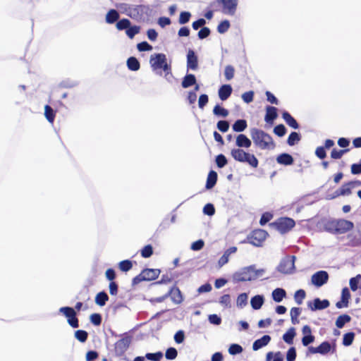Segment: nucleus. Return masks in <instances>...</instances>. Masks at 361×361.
Listing matches in <instances>:
<instances>
[{
    "instance_id": "obj_26",
    "label": "nucleus",
    "mask_w": 361,
    "mask_h": 361,
    "mask_svg": "<svg viewBox=\"0 0 361 361\" xmlns=\"http://www.w3.org/2000/svg\"><path fill=\"white\" fill-rule=\"evenodd\" d=\"M197 80L194 74L187 73L183 78L181 86L183 88H188L196 84Z\"/></svg>"
},
{
    "instance_id": "obj_59",
    "label": "nucleus",
    "mask_w": 361,
    "mask_h": 361,
    "mask_svg": "<svg viewBox=\"0 0 361 361\" xmlns=\"http://www.w3.org/2000/svg\"><path fill=\"white\" fill-rule=\"evenodd\" d=\"M191 17V13L188 11H182L180 13L178 23L180 24H185L189 22L190 18Z\"/></svg>"
},
{
    "instance_id": "obj_48",
    "label": "nucleus",
    "mask_w": 361,
    "mask_h": 361,
    "mask_svg": "<svg viewBox=\"0 0 361 361\" xmlns=\"http://www.w3.org/2000/svg\"><path fill=\"white\" fill-rule=\"evenodd\" d=\"M145 357L152 361H160V360L163 357V353L161 351L157 353H146Z\"/></svg>"
},
{
    "instance_id": "obj_10",
    "label": "nucleus",
    "mask_w": 361,
    "mask_h": 361,
    "mask_svg": "<svg viewBox=\"0 0 361 361\" xmlns=\"http://www.w3.org/2000/svg\"><path fill=\"white\" fill-rule=\"evenodd\" d=\"M276 229L281 233H285L289 231L295 226V221L293 219L288 217H282L279 219L273 224Z\"/></svg>"
},
{
    "instance_id": "obj_17",
    "label": "nucleus",
    "mask_w": 361,
    "mask_h": 361,
    "mask_svg": "<svg viewBox=\"0 0 361 361\" xmlns=\"http://www.w3.org/2000/svg\"><path fill=\"white\" fill-rule=\"evenodd\" d=\"M171 296L172 301L176 304H180L183 301V295L180 289L176 286H173L169 292L165 295V297Z\"/></svg>"
},
{
    "instance_id": "obj_39",
    "label": "nucleus",
    "mask_w": 361,
    "mask_h": 361,
    "mask_svg": "<svg viewBox=\"0 0 361 361\" xmlns=\"http://www.w3.org/2000/svg\"><path fill=\"white\" fill-rule=\"evenodd\" d=\"M44 116L49 123H53L55 118L56 112L49 105L44 106Z\"/></svg>"
},
{
    "instance_id": "obj_40",
    "label": "nucleus",
    "mask_w": 361,
    "mask_h": 361,
    "mask_svg": "<svg viewBox=\"0 0 361 361\" xmlns=\"http://www.w3.org/2000/svg\"><path fill=\"white\" fill-rule=\"evenodd\" d=\"M331 349V345L329 341H324L318 346L319 353L323 355L329 353Z\"/></svg>"
},
{
    "instance_id": "obj_16",
    "label": "nucleus",
    "mask_w": 361,
    "mask_h": 361,
    "mask_svg": "<svg viewBox=\"0 0 361 361\" xmlns=\"http://www.w3.org/2000/svg\"><path fill=\"white\" fill-rule=\"evenodd\" d=\"M197 68V56L193 50L189 49L187 54V68L188 70L196 71Z\"/></svg>"
},
{
    "instance_id": "obj_64",
    "label": "nucleus",
    "mask_w": 361,
    "mask_h": 361,
    "mask_svg": "<svg viewBox=\"0 0 361 361\" xmlns=\"http://www.w3.org/2000/svg\"><path fill=\"white\" fill-rule=\"evenodd\" d=\"M273 218V214L270 212H264L262 214L259 224L261 226L266 225L271 219Z\"/></svg>"
},
{
    "instance_id": "obj_30",
    "label": "nucleus",
    "mask_w": 361,
    "mask_h": 361,
    "mask_svg": "<svg viewBox=\"0 0 361 361\" xmlns=\"http://www.w3.org/2000/svg\"><path fill=\"white\" fill-rule=\"evenodd\" d=\"M126 65L128 68L133 71H137L140 68V63L139 61L134 56H130L127 59Z\"/></svg>"
},
{
    "instance_id": "obj_44",
    "label": "nucleus",
    "mask_w": 361,
    "mask_h": 361,
    "mask_svg": "<svg viewBox=\"0 0 361 361\" xmlns=\"http://www.w3.org/2000/svg\"><path fill=\"white\" fill-rule=\"evenodd\" d=\"M75 338L81 343H85L88 338V333L85 330H77L74 333Z\"/></svg>"
},
{
    "instance_id": "obj_6",
    "label": "nucleus",
    "mask_w": 361,
    "mask_h": 361,
    "mask_svg": "<svg viewBox=\"0 0 361 361\" xmlns=\"http://www.w3.org/2000/svg\"><path fill=\"white\" fill-rule=\"evenodd\" d=\"M296 257L294 255H287L281 259L277 267V270L284 274H291L295 271V262Z\"/></svg>"
},
{
    "instance_id": "obj_18",
    "label": "nucleus",
    "mask_w": 361,
    "mask_h": 361,
    "mask_svg": "<svg viewBox=\"0 0 361 361\" xmlns=\"http://www.w3.org/2000/svg\"><path fill=\"white\" fill-rule=\"evenodd\" d=\"M277 117V108L273 106H267L266 107V114L264 116V121L266 123L272 125Z\"/></svg>"
},
{
    "instance_id": "obj_50",
    "label": "nucleus",
    "mask_w": 361,
    "mask_h": 361,
    "mask_svg": "<svg viewBox=\"0 0 361 361\" xmlns=\"http://www.w3.org/2000/svg\"><path fill=\"white\" fill-rule=\"evenodd\" d=\"M243 351V347L239 345V344H237V343H233L231 344L230 346H229V348H228V353L232 355H238V354H240Z\"/></svg>"
},
{
    "instance_id": "obj_61",
    "label": "nucleus",
    "mask_w": 361,
    "mask_h": 361,
    "mask_svg": "<svg viewBox=\"0 0 361 361\" xmlns=\"http://www.w3.org/2000/svg\"><path fill=\"white\" fill-rule=\"evenodd\" d=\"M90 319L92 324L99 326L102 321V315L99 313H93L90 315Z\"/></svg>"
},
{
    "instance_id": "obj_20",
    "label": "nucleus",
    "mask_w": 361,
    "mask_h": 361,
    "mask_svg": "<svg viewBox=\"0 0 361 361\" xmlns=\"http://www.w3.org/2000/svg\"><path fill=\"white\" fill-rule=\"evenodd\" d=\"M235 145L238 148H249L252 145V141L244 134H239L236 137Z\"/></svg>"
},
{
    "instance_id": "obj_32",
    "label": "nucleus",
    "mask_w": 361,
    "mask_h": 361,
    "mask_svg": "<svg viewBox=\"0 0 361 361\" xmlns=\"http://www.w3.org/2000/svg\"><path fill=\"white\" fill-rule=\"evenodd\" d=\"M296 335L295 329L294 327H290L283 335V340L287 344H293V339Z\"/></svg>"
},
{
    "instance_id": "obj_57",
    "label": "nucleus",
    "mask_w": 361,
    "mask_h": 361,
    "mask_svg": "<svg viewBox=\"0 0 361 361\" xmlns=\"http://www.w3.org/2000/svg\"><path fill=\"white\" fill-rule=\"evenodd\" d=\"M152 255L153 247L151 245H147L141 250V255L144 258H149Z\"/></svg>"
},
{
    "instance_id": "obj_7",
    "label": "nucleus",
    "mask_w": 361,
    "mask_h": 361,
    "mask_svg": "<svg viewBox=\"0 0 361 361\" xmlns=\"http://www.w3.org/2000/svg\"><path fill=\"white\" fill-rule=\"evenodd\" d=\"M120 336L122 338L114 345L115 354L118 357L122 356L126 352L132 341V336L127 333L121 334Z\"/></svg>"
},
{
    "instance_id": "obj_35",
    "label": "nucleus",
    "mask_w": 361,
    "mask_h": 361,
    "mask_svg": "<svg viewBox=\"0 0 361 361\" xmlns=\"http://www.w3.org/2000/svg\"><path fill=\"white\" fill-rule=\"evenodd\" d=\"M109 300L107 293L104 291L98 293L95 297V303L99 306H104Z\"/></svg>"
},
{
    "instance_id": "obj_13",
    "label": "nucleus",
    "mask_w": 361,
    "mask_h": 361,
    "mask_svg": "<svg viewBox=\"0 0 361 361\" xmlns=\"http://www.w3.org/2000/svg\"><path fill=\"white\" fill-rule=\"evenodd\" d=\"M330 305V302L327 299L321 300L316 298L313 301L307 302V307L312 311L322 310L327 308Z\"/></svg>"
},
{
    "instance_id": "obj_15",
    "label": "nucleus",
    "mask_w": 361,
    "mask_h": 361,
    "mask_svg": "<svg viewBox=\"0 0 361 361\" xmlns=\"http://www.w3.org/2000/svg\"><path fill=\"white\" fill-rule=\"evenodd\" d=\"M346 244L351 247H361V227L357 233H351L346 236Z\"/></svg>"
},
{
    "instance_id": "obj_60",
    "label": "nucleus",
    "mask_w": 361,
    "mask_h": 361,
    "mask_svg": "<svg viewBox=\"0 0 361 361\" xmlns=\"http://www.w3.org/2000/svg\"><path fill=\"white\" fill-rule=\"evenodd\" d=\"M274 133L279 137H283L286 133V128L283 124H279L274 127Z\"/></svg>"
},
{
    "instance_id": "obj_1",
    "label": "nucleus",
    "mask_w": 361,
    "mask_h": 361,
    "mask_svg": "<svg viewBox=\"0 0 361 361\" xmlns=\"http://www.w3.org/2000/svg\"><path fill=\"white\" fill-rule=\"evenodd\" d=\"M250 136L256 147L260 149H273L275 148V143L271 136L262 130L257 128L250 129Z\"/></svg>"
},
{
    "instance_id": "obj_2",
    "label": "nucleus",
    "mask_w": 361,
    "mask_h": 361,
    "mask_svg": "<svg viewBox=\"0 0 361 361\" xmlns=\"http://www.w3.org/2000/svg\"><path fill=\"white\" fill-rule=\"evenodd\" d=\"M265 273V269H257L255 265H250L243 267L233 275L234 282H243L247 281H254L261 277Z\"/></svg>"
},
{
    "instance_id": "obj_23",
    "label": "nucleus",
    "mask_w": 361,
    "mask_h": 361,
    "mask_svg": "<svg viewBox=\"0 0 361 361\" xmlns=\"http://www.w3.org/2000/svg\"><path fill=\"white\" fill-rule=\"evenodd\" d=\"M337 219H326L322 221L324 230L331 234H336Z\"/></svg>"
},
{
    "instance_id": "obj_8",
    "label": "nucleus",
    "mask_w": 361,
    "mask_h": 361,
    "mask_svg": "<svg viewBox=\"0 0 361 361\" xmlns=\"http://www.w3.org/2000/svg\"><path fill=\"white\" fill-rule=\"evenodd\" d=\"M151 12L152 9L147 5H133L130 18L133 20H140L144 16H149Z\"/></svg>"
},
{
    "instance_id": "obj_54",
    "label": "nucleus",
    "mask_w": 361,
    "mask_h": 361,
    "mask_svg": "<svg viewBox=\"0 0 361 361\" xmlns=\"http://www.w3.org/2000/svg\"><path fill=\"white\" fill-rule=\"evenodd\" d=\"M230 25V22L228 20H222L217 26V31L224 34L229 29Z\"/></svg>"
},
{
    "instance_id": "obj_51",
    "label": "nucleus",
    "mask_w": 361,
    "mask_h": 361,
    "mask_svg": "<svg viewBox=\"0 0 361 361\" xmlns=\"http://www.w3.org/2000/svg\"><path fill=\"white\" fill-rule=\"evenodd\" d=\"M305 291L302 289H300L295 291L294 294V299L295 302L298 305H301L302 303L303 299L305 298Z\"/></svg>"
},
{
    "instance_id": "obj_22",
    "label": "nucleus",
    "mask_w": 361,
    "mask_h": 361,
    "mask_svg": "<svg viewBox=\"0 0 361 361\" xmlns=\"http://www.w3.org/2000/svg\"><path fill=\"white\" fill-rule=\"evenodd\" d=\"M276 161L281 165L290 166L293 164L294 159L292 155L288 153H282L277 156Z\"/></svg>"
},
{
    "instance_id": "obj_58",
    "label": "nucleus",
    "mask_w": 361,
    "mask_h": 361,
    "mask_svg": "<svg viewBox=\"0 0 361 361\" xmlns=\"http://www.w3.org/2000/svg\"><path fill=\"white\" fill-rule=\"evenodd\" d=\"M216 127L221 132L226 133L229 129V123L228 121L221 120L218 121Z\"/></svg>"
},
{
    "instance_id": "obj_19",
    "label": "nucleus",
    "mask_w": 361,
    "mask_h": 361,
    "mask_svg": "<svg viewBox=\"0 0 361 361\" xmlns=\"http://www.w3.org/2000/svg\"><path fill=\"white\" fill-rule=\"evenodd\" d=\"M233 92V88L231 85L229 84H225L222 85L219 90H218V95L219 99L221 101H226L227 100L230 96L231 95Z\"/></svg>"
},
{
    "instance_id": "obj_53",
    "label": "nucleus",
    "mask_w": 361,
    "mask_h": 361,
    "mask_svg": "<svg viewBox=\"0 0 361 361\" xmlns=\"http://www.w3.org/2000/svg\"><path fill=\"white\" fill-rule=\"evenodd\" d=\"M178 355V351L177 350L173 347H170L166 349L165 353V357L167 360H174L177 357Z\"/></svg>"
},
{
    "instance_id": "obj_33",
    "label": "nucleus",
    "mask_w": 361,
    "mask_h": 361,
    "mask_svg": "<svg viewBox=\"0 0 361 361\" xmlns=\"http://www.w3.org/2000/svg\"><path fill=\"white\" fill-rule=\"evenodd\" d=\"M132 4H128L126 3H117L115 4V6L117 9H118L122 13L126 14V16L130 18V13L132 12L133 8Z\"/></svg>"
},
{
    "instance_id": "obj_38",
    "label": "nucleus",
    "mask_w": 361,
    "mask_h": 361,
    "mask_svg": "<svg viewBox=\"0 0 361 361\" xmlns=\"http://www.w3.org/2000/svg\"><path fill=\"white\" fill-rule=\"evenodd\" d=\"M350 320H351V317L348 314H344L340 315L336 321V326L338 329H342L345 326V324L346 323L350 322Z\"/></svg>"
},
{
    "instance_id": "obj_12",
    "label": "nucleus",
    "mask_w": 361,
    "mask_h": 361,
    "mask_svg": "<svg viewBox=\"0 0 361 361\" xmlns=\"http://www.w3.org/2000/svg\"><path fill=\"white\" fill-rule=\"evenodd\" d=\"M329 274L327 271L324 270H320L315 272L311 277L312 283L319 288L328 282L329 280Z\"/></svg>"
},
{
    "instance_id": "obj_3",
    "label": "nucleus",
    "mask_w": 361,
    "mask_h": 361,
    "mask_svg": "<svg viewBox=\"0 0 361 361\" xmlns=\"http://www.w3.org/2000/svg\"><path fill=\"white\" fill-rule=\"evenodd\" d=\"M231 155L237 161L246 163L253 168L258 166L259 161L257 157L253 154L247 152L243 149H233L231 152Z\"/></svg>"
},
{
    "instance_id": "obj_47",
    "label": "nucleus",
    "mask_w": 361,
    "mask_h": 361,
    "mask_svg": "<svg viewBox=\"0 0 361 361\" xmlns=\"http://www.w3.org/2000/svg\"><path fill=\"white\" fill-rule=\"evenodd\" d=\"M132 267H133V262H132V261H130L129 259H125V260L121 261L118 263V268L120 269L121 271H122L123 272L128 271L129 270H130L132 269Z\"/></svg>"
},
{
    "instance_id": "obj_41",
    "label": "nucleus",
    "mask_w": 361,
    "mask_h": 361,
    "mask_svg": "<svg viewBox=\"0 0 361 361\" xmlns=\"http://www.w3.org/2000/svg\"><path fill=\"white\" fill-rule=\"evenodd\" d=\"M140 31V27L138 25H130L126 30V34L130 39H133Z\"/></svg>"
},
{
    "instance_id": "obj_46",
    "label": "nucleus",
    "mask_w": 361,
    "mask_h": 361,
    "mask_svg": "<svg viewBox=\"0 0 361 361\" xmlns=\"http://www.w3.org/2000/svg\"><path fill=\"white\" fill-rule=\"evenodd\" d=\"M131 25V22L128 18H122L116 22V27L118 30H126Z\"/></svg>"
},
{
    "instance_id": "obj_14",
    "label": "nucleus",
    "mask_w": 361,
    "mask_h": 361,
    "mask_svg": "<svg viewBox=\"0 0 361 361\" xmlns=\"http://www.w3.org/2000/svg\"><path fill=\"white\" fill-rule=\"evenodd\" d=\"M354 227V224L345 219H337L336 221V234H343L350 230Z\"/></svg>"
},
{
    "instance_id": "obj_29",
    "label": "nucleus",
    "mask_w": 361,
    "mask_h": 361,
    "mask_svg": "<svg viewBox=\"0 0 361 361\" xmlns=\"http://www.w3.org/2000/svg\"><path fill=\"white\" fill-rule=\"evenodd\" d=\"M264 302V298L262 295H257L250 300V305L254 310H259Z\"/></svg>"
},
{
    "instance_id": "obj_28",
    "label": "nucleus",
    "mask_w": 361,
    "mask_h": 361,
    "mask_svg": "<svg viewBox=\"0 0 361 361\" xmlns=\"http://www.w3.org/2000/svg\"><path fill=\"white\" fill-rule=\"evenodd\" d=\"M272 299L276 302H281L286 296V291L281 288H276L272 291Z\"/></svg>"
},
{
    "instance_id": "obj_37",
    "label": "nucleus",
    "mask_w": 361,
    "mask_h": 361,
    "mask_svg": "<svg viewBox=\"0 0 361 361\" xmlns=\"http://www.w3.org/2000/svg\"><path fill=\"white\" fill-rule=\"evenodd\" d=\"M301 140V135L299 133L291 132L287 139V144L289 146H294Z\"/></svg>"
},
{
    "instance_id": "obj_31",
    "label": "nucleus",
    "mask_w": 361,
    "mask_h": 361,
    "mask_svg": "<svg viewBox=\"0 0 361 361\" xmlns=\"http://www.w3.org/2000/svg\"><path fill=\"white\" fill-rule=\"evenodd\" d=\"M352 187L349 184V182L343 184L338 190L335 192V195L333 197H338L340 195L345 196L351 194Z\"/></svg>"
},
{
    "instance_id": "obj_5",
    "label": "nucleus",
    "mask_w": 361,
    "mask_h": 361,
    "mask_svg": "<svg viewBox=\"0 0 361 361\" xmlns=\"http://www.w3.org/2000/svg\"><path fill=\"white\" fill-rule=\"evenodd\" d=\"M161 271L159 269H145L140 274L133 279V286L145 281H152L156 279L160 274Z\"/></svg>"
},
{
    "instance_id": "obj_25",
    "label": "nucleus",
    "mask_w": 361,
    "mask_h": 361,
    "mask_svg": "<svg viewBox=\"0 0 361 361\" xmlns=\"http://www.w3.org/2000/svg\"><path fill=\"white\" fill-rule=\"evenodd\" d=\"M218 174L216 171L211 170L207 176V182L205 185V188L207 190H211L213 188L217 181Z\"/></svg>"
},
{
    "instance_id": "obj_55",
    "label": "nucleus",
    "mask_w": 361,
    "mask_h": 361,
    "mask_svg": "<svg viewBox=\"0 0 361 361\" xmlns=\"http://www.w3.org/2000/svg\"><path fill=\"white\" fill-rule=\"evenodd\" d=\"M75 309L71 307H62L59 309V312L63 314L67 319L72 317L73 314H75Z\"/></svg>"
},
{
    "instance_id": "obj_56",
    "label": "nucleus",
    "mask_w": 361,
    "mask_h": 361,
    "mask_svg": "<svg viewBox=\"0 0 361 361\" xmlns=\"http://www.w3.org/2000/svg\"><path fill=\"white\" fill-rule=\"evenodd\" d=\"M349 151V149H336V148L333 149L331 152V157L334 159H338L342 157V156L348 152Z\"/></svg>"
},
{
    "instance_id": "obj_49",
    "label": "nucleus",
    "mask_w": 361,
    "mask_h": 361,
    "mask_svg": "<svg viewBox=\"0 0 361 361\" xmlns=\"http://www.w3.org/2000/svg\"><path fill=\"white\" fill-rule=\"evenodd\" d=\"M235 74V68L231 65H228L224 69V76L226 80H231L233 78Z\"/></svg>"
},
{
    "instance_id": "obj_9",
    "label": "nucleus",
    "mask_w": 361,
    "mask_h": 361,
    "mask_svg": "<svg viewBox=\"0 0 361 361\" xmlns=\"http://www.w3.org/2000/svg\"><path fill=\"white\" fill-rule=\"evenodd\" d=\"M216 3L222 6L223 13L234 16L237 10L238 0H216Z\"/></svg>"
},
{
    "instance_id": "obj_27",
    "label": "nucleus",
    "mask_w": 361,
    "mask_h": 361,
    "mask_svg": "<svg viewBox=\"0 0 361 361\" xmlns=\"http://www.w3.org/2000/svg\"><path fill=\"white\" fill-rule=\"evenodd\" d=\"M282 118L286 121V124L293 129H298L299 124L297 121L286 111L282 113Z\"/></svg>"
},
{
    "instance_id": "obj_63",
    "label": "nucleus",
    "mask_w": 361,
    "mask_h": 361,
    "mask_svg": "<svg viewBox=\"0 0 361 361\" xmlns=\"http://www.w3.org/2000/svg\"><path fill=\"white\" fill-rule=\"evenodd\" d=\"M297 353L295 347H290L286 353V360L287 361H295L296 359Z\"/></svg>"
},
{
    "instance_id": "obj_36",
    "label": "nucleus",
    "mask_w": 361,
    "mask_h": 361,
    "mask_svg": "<svg viewBox=\"0 0 361 361\" xmlns=\"http://www.w3.org/2000/svg\"><path fill=\"white\" fill-rule=\"evenodd\" d=\"M213 114L218 117L226 118L228 116V111L220 106L219 104H216L214 106L213 109Z\"/></svg>"
},
{
    "instance_id": "obj_4",
    "label": "nucleus",
    "mask_w": 361,
    "mask_h": 361,
    "mask_svg": "<svg viewBox=\"0 0 361 361\" xmlns=\"http://www.w3.org/2000/svg\"><path fill=\"white\" fill-rule=\"evenodd\" d=\"M149 63L153 71L162 69L166 72V76L171 71V65L167 63L166 56L162 53H157L151 55Z\"/></svg>"
},
{
    "instance_id": "obj_52",
    "label": "nucleus",
    "mask_w": 361,
    "mask_h": 361,
    "mask_svg": "<svg viewBox=\"0 0 361 361\" xmlns=\"http://www.w3.org/2000/svg\"><path fill=\"white\" fill-rule=\"evenodd\" d=\"M215 161L216 166L221 169L224 168L228 164V160L225 155H224L223 154L217 155L216 157Z\"/></svg>"
},
{
    "instance_id": "obj_42",
    "label": "nucleus",
    "mask_w": 361,
    "mask_h": 361,
    "mask_svg": "<svg viewBox=\"0 0 361 361\" xmlns=\"http://www.w3.org/2000/svg\"><path fill=\"white\" fill-rule=\"evenodd\" d=\"M248 295L247 293H243L240 294L236 300V305L238 307L243 308L247 304Z\"/></svg>"
},
{
    "instance_id": "obj_24",
    "label": "nucleus",
    "mask_w": 361,
    "mask_h": 361,
    "mask_svg": "<svg viewBox=\"0 0 361 361\" xmlns=\"http://www.w3.org/2000/svg\"><path fill=\"white\" fill-rule=\"evenodd\" d=\"M120 18L119 13L117 10L111 8L106 14L105 21L108 24H114Z\"/></svg>"
},
{
    "instance_id": "obj_45",
    "label": "nucleus",
    "mask_w": 361,
    "mask_h": 361,
    "mask_svg": "<svg viewBox=\"0 0 361 361\" xmlns=\"http://www.w3.org/2000/svg\"><path fill=\"white\" fill-rule=\"evenodd\" d=\"M355 336V333L352 331L345 334L343 336V345L345 346L350 345L354 341Z\"/></svg>"
},
{
    "instance_id": "obj_43",
    "label": "nucleus",
    "mask_w": 361,
    "mask_h": 361,
    "mask_svg": "<svg viewBox=\"0 0 361 361\" xmlns=\"http://www.w3.org/2000/svg\"><path fill=\"white\" fill-rule=\"evenodd\" d=\"M361 280V274H357L352 277L349 281L350 288L353 291H356L359 288V283Z\"/></svg>"
},
{
    "instance_id": "obj_62",
    "label": "nucleus",
    "mask_w": 361,
    "mask_h": 361,
    "mask_svg": "<svg viewBox=\"0 0 361 361\" xmlns=\"http://www.w3.org/2000/svg\"><path fill=\"white\" fill-rule=\"evenodd\" d=\"M152 46L150 45L147 42L144 41L137 44V49L139 51H147L152 49Z\"/></svg>"
},
{
    "instance_id": "obj_21",
    "label": "nucleus",
    "mask_w": 361,
    "mask_h": 361,
    "mask_svg": "<svg viewBox=\"0 0 361 361\" xmlns=\"http://www.w3.org/2000/svg\"><path fill=\"white\" fill-rule=\"evenodd\" d=\"M271 341V336L269 335H264L262 337H261L259 339H257L254 341L252 343V349L255 351H257L263 347L268 345V343Z\"/></svg>"
},
{
    "instance_id": "obj_34",
    "label": "nucleus",
    "mask_w": 361,
    "mask_h": 361,
    "mask_svg": "<svg viewBox=\"0 0 361 361\" xmlns=\"http://www.w3.org/2000/svg\"><path fill=\"white\" fill-rule=\"evenodd\" d=\"M247 126V121L245 119H238L233 124L232 128L233 131L240 133L244 131Z\"/></svg>"
},
{
    "instance_id": "obj_11",
    "label": "nucleus",
    "mask_w": 361,
    "mask_h": 361,
    "mask_svg": "<svg viewBox=\"0 0 361 361\" xmlns=\"http://www.w3.org/2000/svg\"><path fill=\"white\" fill-rule=\"evenodd\" d=\"M268 233L262 229H257L252 231L247 238L248 243L256 247L262 245L263 241L266 239Z\"/></svg>"
}]
</instances>
